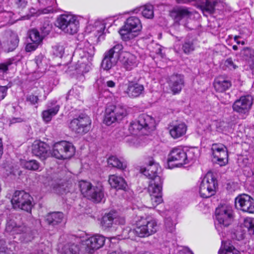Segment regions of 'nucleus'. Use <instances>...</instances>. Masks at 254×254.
Returning a JSON list of instances; mask_svg holds the SVG:
<instances>
[{"label": "nucleus", "instance_id": "6e6d98bb", "mask_svg": "<svg viewBox=\"0 0 254 254\" xmlns=\"http://www.w3.org/2000/svg\"><path fill=\"white\" fill-rule=\"evenodd\" d=\"M224 66L226 67V69L228 68L229 70H234L238 67V66L234 63L231 58L227 59L225 61Z\"/></svg>", "mask_w": 254, "mask_h": 254}, {"label": "nucleus", "instance_id": "6ab92c4d", "mask_svg": "<svg viewBox=\"0 0 254 254\" xmlns=\"http://www.w3.org/2000/svg\"><path fill=\"white\" fill-rule=\"evenodd\" d=\"M140 172L151 181H157V177H161L159 174L161 168L153 158H150L145 167L141 168Z\"/></svg>", "mask_w": 254, "mask_h": 254}, {"label": "nucleus", "instance_id": "4c0bfd02", "mask_svg": "<svg viewBox=\"0 0 254 254\" xmlns=\"http://www.w3.org/2000/svg\"><path fill=\"white\" fill-rule=\"evenodd\" d=\"M216 3L215 0H206L201 4V8L203 12L211 14L214 12Z\"/></svg>", "mask_w": 254, "mask_h": 254}, {"label": "nucleus", "instance_id": "338daca9", "mask_svg": "<svg viewBox=\"0 0 254 254\" xmlns=\"http://www.w3.org/2000/svg\"><path fill=\"white\" fill-rule=\"evenodd\" d=\"M30 254H43V251L40 250L35 251Z\"/></svg>", "mask_w": 254, "mask_h": 254}, {"label": "nucleus", "instance_id": "4468645a", "mask_svg": "<svg viewBox=\"0 0 254 254\" xmlns=\"http://www.w3.org/2000/svg\"><path fill=\"white\" fill-rule=\"evenodd\" d=\"M101 223L103 228L105 229L122 230L121 225L125 224V220L123 217L119 216L116 212L111 211L105 214L102 217Z\"/></svg>", "mask_w": 254, "mask_h": 254}, {"label": "nucleus", "instance_id": "dca6fc26", "mask_svg": "<svg viewBox=\"0 0 254 254\" xmlns=\"http://www.w3.org/2000/svg\"><path fill=\"white\" fill-rule=\"evenodd\" d=\"M213 161L220 166L228 163V153L227 148L221 143H213L211 147Z\"/></svg>", "mask_w": 254, "mask_h": 254}, {"label": "nucleus", "instance_id": "bb28decb", "mask_svg": "<svg viewBox=\"0 0 254 254\" xmlns=\"http://www.w3.org/2000/svg\"><path fill=\"white\" fill-rule=\"evenodd\" d=\"M64 219V214L61 212H53L48 213L46 217L45 221L49 225L53 226L59 225Z\"/></svg>", "mask_w": 254, "mask_h": 254}, {"label": "nucleus", "instance_id": "603ef678", "mask_svg": "<svg viewBox=\"0 0 254 254\" xmlns=\"http://www.w3.org/2000/svg\"><path fill=\"white\" fill-rule=\"evenodd\" d=\"M162 195H150V201L152 206L149 207H155L163 201Z\"/></svg>", "mask_w": 254, "mask_h": 254}, {"label": "nucleus", "instance_id": "c85d7f7f", "mask_svg": "<svg viewBox=\"0 0 254 254\" xmlns=\"http://www.w3.org/2000/svg\"><path fill=\"white\" fill-rule=\"evenodd\" d=\"M232 86L230 80L225 79L222 77L216 78L213 82V86L217 92H224Z\"/></svg>", "mask_w": 254, "mask_h": 254}, {"label": "nucleus", "instance_id": "c9c22d12", "mask_svg": "<svg viewBox=\"0 0 254 254\" xmlns=\"http://www.w3.org/2000/svg\"><path fill=\"white\" fill-rule=\"evenodd\" d=\"M195 48V43L194 39L191 38H187L185 39L182 44V49L185 54H190L194 51Z\"/></svg>", "mask_w": 254, "mask_h": 254}, {"label": "nucleus", "instance_id": "864d4df0", "mask_svg": "<svg viewBox=\"0 0 254 254\" xmlns=\"http://www.w3.org/2000/svg\"><path fill=\"white\" fill-rule=\"evenodd\" d=\"M14 61V58H11L7 60L5 62L0 64V70L5 72L8 69V67L11 65Z\"/></svg>", "mask_w": 254, "mask_h": 254}, {"label": "nucleus", "instance_id": "f03ea898", "mask_svg": "<svg viewBox=\"0 0 254 254\" xmlns=\"http://www.w3.org/2000/svg\"><path fill=\"white\" fill-rule=\"evenodd\" d=\"M75 54L79 55L82 61H78L75 66V70L79 74L88 72L91 67V62L95 54V48L88 42L80 44L75 51Z\"/></svg>", "mask_w": 254, "mask_h": 254}, {"label": "nucleus", "instance_id": "9b49d317", "mask_svg": "<svg viewBox=\"0 0 254 254\" xmlns=\"http://www.w3.org/2000/svg\"><path fill=\"white\" fill-rule=\"evenodd\" d=\"M127 115V110L124 106H110L106 109L104 122L110 126L116 121L122 120Z\"/></svg>", "mask_w": 254, "mask_h": 254}, {"label": "nucleus", "instance_id": "09e8293b", "mask_svg": "<svg viewBox=\"0 0 254 254\" xmlns=\"http://www.w3.org/2000/svg\"><path fill=\"white\" fill-rule=\"evenodd\" d=\"M165 226L169 232L173 233L175 230V223L173 222L172 219L170 217L165 218Z\"/></svg>", "mask_w": 254, "mask_h": 254}, {"label": "nucleus", "instance_id": "69168bd1", "mask_svg": "<svg viewBox=\"0 0 254 254\" xmlns=\"http://www.w3.org/2000/svg\"><path fill=\"white\" fill-rule=\"evenodd\" d=\"M22 122V119L20 118H13L10 121V124H14L16 123H20Z\"/></svg>", "mask_w": 254, "mask_h": 254}, {"label": "nucleus", "instance_id": "c03bdc74", "mask_svg": "<svg viewBox=\"0 0 254 254\" xmlns=\"http://www.w3.org/2000/svg\"><path fill=\"white\" fill-rule=\"evenodd\" d=\"M24 167L29 170L37 171L40 167V163L36 160H29L23 162Z\"/></svg>", "mask_w": 254, "mask_h": 254}, {"label": "nucleus", "instance_id": "4be33fe9", "mask_svg": "<svg viewBox=\"0 0 254 254\" xmlns=\"http://www.w3.org/2000/svg\"><path fill=\"white\" fill-rule=\"evenodd\" d=\"M48 150V144L42 141H36L32 146V154L42 160H45L49 156Z\"/></svg>", "mask_w": 254, "mask_h": 254}, {"label": "nucleus", "instance_id": "a19ab883", "mask_svg": "<svg viewBox=\"0 0 254 254\" xmlns=\"http://www.w3.org/2000/svg\"><path fill=\"white\" fill-rule=\"evenodd\" d=\"M107 52L119 60L121 58V57L123 56V53L126 52L123 51V46L120 43L116 44L113 48L107 51Z\"/></svg>", "mask_w": 254, "mask_h": 254}, {"label": "nucleus", "instance_id": "9d476101", "mask_svg": "<svg viewBox=\"0 0 254 254\" xmlns=\"http://www.w3.org/2000/svg\"><path fill=\"white\" fill-rule=\"evenodd\" d=\"M32 197L24 190H16L11 199V203L14 208H18L28 212H31L33 204Z\"/></svg>", "mask_w": 254, "mask_h": 254}, {"label": "nucleus", "instance_id": "6e6552de", "mask_svg": "<svg viewBox=\"0 0 254 254\" xmlns=\"http://www.w3.org/2000/svg\"><path fill=\"white\" fill-rule=\"evenodd\" d=\"M56 25L64 32L73 35L77 32L79 20L75 16L63 14L58 18Z\"/></svg>", "mask_w": 254, "mask_h": 254}, {"label": "nucleus", "instance_id": "2f4dec72", "mask_svg": "<svg viewBox=\"0 0 254 254\" xmlns=\"http://www.w3.org/2000/svg\"><path fill=\"white\" fill-rule=\"evenodd\" d=\"M144 86L138 83H130L127 87V94L131 98L139 96L144 91Z\"/></svg>", "mask_w": 254, "mask_h": 254}, {"label": "nucleus", "instance_id": "20e7f679", "mask_svg": "<svg viewBox=\"0 0 254 254\" xmlns=\"http://www.w3.org/2000/svg\"><path fill=\"white\" fill-rule=\"evenodd\" d=\"M196 154L194 148H184L181 146H177L172 148L170 151L168 158V163L175 162V165L180 167L183 165L189 164L195 159Z\"/></svg>", "mask_w": 254, "mask_h": 254}, {"label": "nucleus", "instance_id": "aec40b11", "mask_svg": "<svg viewBox=\"0 0 254 254\" xmlns=\"http://www.w3.org/2000/svg\"><path fill=\"white\" fill-rule=\"evenodd\" d=\"M105 241V238L102 235H95L91 237L85 241V250L89 254H93L104 245Z\"/></svg>", "mask_w": 254, "mask_h": 254}, {"label": "nucleus", "instance_id": "f257e3e1", "mask_svg": "<svg viewBox=\"0 0 254 254\" xmlns=\"http://www.w3.org/2000/svg\"><path fill=\"white\" fill-rule=\"evenodd\" d=\"M157 222L155 219L149 216L140 217L136 221V227L133 230L124 229L121 238H130L132 234H136L140 238L148 237L157 231Z\"/></svg>", "mask_w": 254, "mask_h": 254}, {"label": "nucleus", "instance_id": "774afa93", "mask_svg": "<svg viewBox=\"0 0 254 254\" xmlns=\"http://www.w3.org/2000/svg\"><path fill=\"white\" fill-rule=\"evenodd\" d=\"M137 254H151L149 252L142 251L138 253Z\"/></svg>", "mask_w": 254, "mask_h": 254}, {"label": "nucleus", "instance_id": "e2e57ef3", "mask_svg": "<svg viewBox=\"0 0 254 254\" xmlns=\"http://www.w3.org/2000/svg\"><path fill=\"white\" fill-rule=\"evenodd\" d=\"M7 88L6 86H0V100H2L6 96Z\"/></svg>", "mask_w": 254, "mask_h": 254}, {"label": "nucleus", "instance_id": "393cba45", "mask_svg": "<svg viewBox=\"0 0 254 254\" xmlns=\"http://www.w3.org/2000/svg\"><path fill=\"white\" fill-rule=\"evenodd\" d=\"M116 86V83L114 80H110L108 78L100 77L96 80L94 87L99 92L108 90V88H114Z\"/></svg>", "mask_w": 254, "mask_h": 254}, {"label": "nucleus", "instance_id": "f8f14e48", "mask_svg": "<svg viewBox=\"0 0 254 254\" xmlns=\"http://www.w3.org/2000/svg\"><path fill=\"white\" fill-rule=\"evenodd\" d=\"M91 124L89 117L85 114H81L71 121L69 127L76 133L84 134L90 130Z\"/></svg>", "mask_w": 254, "mask_h": 254}, {"label": "nucleus", "instance_id": "412c9836", "mask_svg": "<svg viewBox=\"0 0 254 254\" xmlns=\"http://www.w3.org/2000/svg\"><path fill=\"white\" fill-rule=\"evenodd\" d=\"M47 109L42 112V116L44 122L49 123L52 118L58 113L60 106L57 104V101L53 100L48 102L46 105Z\"/></svg>", "mask_w": 254, "mask_h": 254}, {"label": "nucleus", "instance_id": "2eb2a0df", "mask_svg": "<svg viewBox=\"0 0 254 254\" xmlns=\"http://www.w3.org/2000/svg\"><path fill=\"white\" fill-rule=\"evenodd\" d=\"M141 27L140 19L136 16H130L126 20L124 25L120 30L119 33L123 39L127 40L130 38L131 32L139 31Z\"/></svg>", "mask_w": 254, "mask_h": 254}, {"label": "nucleus", "instance_id": "79ce46f5", "mask_svg": "<svg viewBox=\"0 0 254 254\" xmlns=\"http://www.w3.org/2000/svg\"><path fill=\"white\" fill-rule=\"evenodd\" d=\"M142 16L146 18H152L154 16L153 6L151 4H146L140 7Z\"/></svg>", "mask_w": 254, "mask_h": 254}, {"label": "nucleus", "instance_id": "49530a36", "mask_svg": "<svg viewBox=\"0 0 254 254\" xmlns=\"http://www.w3.org/2000/svg\"><path fill=\"white\" fill-rule=\"evenodd\" d=\"M67 188V184L65 183H63V182L60 184H56L54 185L53 187L55 191L61 194H63L69 191L68 189Z\"/></svg>", "mask_w": 254, "mask_h": 254}, {"label": "nucleus", "instance_id": "a878e982", "mask_svg": "<svg viewBox=\"0 0 254 254\" xmlns=\"http://www.w3.org/2000/svg\"><path fill=\"white\" fill-rule=\"evenodd\" d=\"M108 182L111 187L117 190H127V183L123 177L111 175L109 177Z\"/></svg>", "mask_w": 254, "mask_h": 254}, {"label": "nucleus", "instance_id": "ea45409f", "mask_svg": "<svg viewBox=\"0 0 254 254\" xmlns=\"http://www.w3.org/2000/svg\"><path fill=\"white\" fill-rule=\"evenodd\" d=\"M35 62L38 68L41 69H45L49 64V60L46 57L40 54L35 58Z\"/></svg>", "mask_w": 254, "mask_h": 254}, {"label": "nucleus", "instance_id": "37998d69", "mask_svg": "<svg viewBox=\"0 0 254 254\" xmlns=\"http://www.w3.org/2000/svg\"><path fill=\"white\" fill-rule=\"evenodd\" d=\"M29 36L32 42L41 43L44 38L36 29H32L29 31Z\"/></svg>", "mask_w": 254, "mask_h": 254}, {"label": "nucleus", "instance_id": "0e129e2a", "mask_svg": "<svg viewBox=\"0 0 254 254\" xmlns=\"http://www.w3.org/2000/svg\"><path fill=\"white\" fill-rule=\"evenodd\" d=\"M105 24H106L105 22L104 21H103L100 24V26L99 27V29H97V31H98L99 33H100L101 34L103 33V32L105 29V28H106Z\"/></svg>", "mask_w": 254, "mask_h": 254}, {"label": "nucleus", "instance_id": "de8ad7c7", "mask_svg": "<svg viewBox=\"0 0 254 254\" xmlns=\"http://www.w3.org/2000/svg\"><path fill=\"white\" fill-rule=\"evenodd\" d=\"M173 14H174L176 21H179L183 18L188 16L189 15L190 12L186 9H181L175 11L173 12Z\"/></svg>", "mask_w": 254, "mask_h": 254}, {"label": "nucleus", "instance_id": "423d86ee", "mask_svg": "<svg viewBox=\"0 0 254 254\" xmlns=\"http://www.w3.org/2000/svg\"><path fill=\"white\" fill-rule=\"evenodd\" d=\"M215 227L218 232H222V229L228 227L233 220L232 207L227 204L219 205L215 210Z\"/></svg>", "mask_w": 254, "mask_h": 254}, {"label": "nucleus", "instance_id": "bf43d9fd", "mask_svg": "<svg viewBox=\"0 0 254 254\" xmlns=\"http://www.w3.org/2000/svg\"><path fill=\"white\" fill-rule=\"evenodd\" d=\"M14 3L17 8L23 9L27 4V0H14Z\"/></svg>", "mask_w": 254, "mask_h": 254}, {"label": "nucleus", "instance_id": "b1692460", "mask_svg": "<svg viewBox=\"0 0 254 254\" xmlns=\"http://www.w3.org/2000/svg\"><path fill=\"white\" fill-rule=\"evenodd\" d=\"M120 61L123 67L128 71L136 67L138 64L137 57L129 52L124 53Z\"/></svg>", "mask_w": 254, "mask_h": 254}, {"label": "nucleus", "instance_id": "0eeeda50", "mask_svg": "<svg viewBox=\"0 0 254 254\" xmlns=\"http://www.w3.org/2000/svg\"><path fill=\"white\" fill-rule=\"evenodd\" d=\"M218 186L217 181L211 172H207L202 179L199 192L203 198H208L215 194Z\"/></svg>", "mask_w": 254, "mask_h": 254}, {"label": "nucleus", "instance_id": "58836bf2", "mask_svg": "<svg viewBox=\"0 0 254 254\" xmlns=\"http://www.w3.org/2000/svg\"><path fill=\"white\" fill-rule=\"evenodd\" d=\"M62 254H79V247L73 243H67L62 248Z\"/></svg>", "mask_w": 254, "mask_h": 254}, {"label": "nucleus", "instance_id": "13d9d810", "mask_svg": "<svg viewBox=\"0 0 254 254\" xmlns=\"http://www.w3.org/2000/svg\"><path fill=\"white\" fill-rule=\"evenodd\" d=\"M40 43L38 42H32V43H28L26 47L25 50L27 52H30L35 51L38 47Z\"/></svg>", "mask_w": 254, "mask_h": 254}, {"label": "nucleus", "instance_id": "5701e85b", "mask_svg": "<svg viewBox=\"0 0 254 254\" xmlns=\"http://www.w3.org/2000/svg\"><path fill=\"white\" fill-rule=\"evenodd\" d=\"M168 84L173 93L178 94L184 86V76L181 74H173L169 77Z\"/></svg>", "mask_w": 254, "mask_h": 254}, {"label": "nucleus", "instance_id": "1a4fd4ad", "mask_svg": "<svg viewBox=\"0 0 254 254\" xmlns=\"http://www.w3.org/2000/svg\"><path fill=\"white\" fill-rule=\"evenodd\" d=\"M75 149L71 143L61 141L54 144L52 155L59 159H67L72 157Z\"/></svg>", "mask_w": 254, "mask_h": 254}, {"label": "nucleus", "instance_id": "680f3d73", "mask_svg": "<svg viewBox=\"0 0 254 254\" xmlns=\"http://www.w3.org/2000/svg\"><path fill=\"white\" fill-rule=\"evenodd\" d=\"M7 248L6 246V242L3 239L0 240V254H5Z\"/></svg>", "mask_w": 254, "mask_h": 254}, {"label": "nucleus", "instance_id": "e433bc0d", "mask_svg": "<svg viewBox=\"0 0 254 254\" xmlns=\"http://www.w3.org/2000/svg\"><path fill=\"white\" fill-rule=\"evenodd\" d=\"M108 164L109 166L116 168L118 169L124 170L127 167V165L121 161L116 156H111L108 159Z\"/></svg>", "mask_w": 254, "mask_h": 254}, {"label": "nucleus", "instance_id": "a18cd8bd", "mask_svg": "<svg viewBox=\"0 0 254 254\" xmlns=\"http://www.w3.org/2000/svg\"><path fill=\"white\" fill-rule=\"evenodd\" d=\"M244 225L246 227L250 235H254V218H247L245 219Z\"/></svg>", "mask_w": 254, "mask_h": 254}, {"label": "nucleus", "instance_id": "052dcab7", "mask_svg": "<svg viewBox=\"0 0 254 254\" xmlns=\"http://www.w3.org/2000/svg\"><path fill=\"white\" fill-rule=\"evenodd\" d=\"M38 100V97L34 95H29L26 97V101L30 102L32 105H35L37 103Z\"/></svg>", "mask_w": 254, "mask_h": 254}, {"label": "nucleus", "instance_id": "7ed1b4c3", "mask_svg": "<svg viewBox=\"0 0 254 254\" xmlns=\"http://www.w3.org/2000/svg\"><path fill=\"white\" fill-rule=\"evenodd\" d=\"M155 121L153 118L146 114H142L139 116L137 121L130 123L128 130L132 135L138 133L147 135L155 129Z\"/></svg>", "mask_w": 254, "mask_h": 254}, {"label": "nucleus", "instance_id": "39448f33", "mask_svg": "<svg viewBox=\"0 0 254 254\" xmlns=\"http://www.w3.org/2000/svg\"><path fill=\"white\" fill-rule=\"evenodd\" d=\"M79 187L83 196L94 202H100L104 197L103 188L100 185L93 186L91 183L81 180L79 182Z\"/></svg>", "mask_w": 254, "mask_h": 254}, {"label": "nucleus", "instance_id": "f704fd0d", "mask_svg": "<svg viewBox=\"0 0 254 254\" xmlns=\"http://www.w3.org/2000/svg\"><path fill=\"white\" fill-rule=\"evenodd\" d=\"M242 55L248 61L250 68L254 71V51L253 49L246 47L242 51Z\"/></svg>", "mask_w": 254, "mask_h": 254}, {"label": "nucleus", "instance_id": "7c9ffc66", "mask_svg": "<svg viewBox=\"0 0 254 254\" xmlns=\"http://www.w3.org/2000/svg\"><path fill=\"white\" fill-rule=\"evenodd\" d=\"M117 59L116 57L106 51L104 54V58L101 63L102 68L104 70H109L116 65Z\"/></svg>", "mask_w": 254, "mask_h": 254}, {"label": "nucleus", "instance_id": "5fc2aeb1", "mask_svg": "<svg viewBox=\"0 0 254 254\" xmlns=\"http://www.w3.org/2000/svg\"><path fill=\"white\" fill-rule=\"evenodd\" d=\"M14 15V13L11 11H6L3 13V16L7 19L5 20V22L11 25L14 24L17 21V20L13 19Z\"/></svg>", "mask_w": 254, "mask_h": 254}, {"label": "nucleus", "instance_id": "c756f323", "mask_svg": "<svg viewBox=\"0 0 254 254\" xmlns=\"http://www.w3.org/2000/svg\"><path fill=\"white\" fill-rule=\"evenodd\" d=\"M187 127L185 123H180L171 126L169 129V133L174 139H177L185 134Z\"/></svg>", "mask_w": 254, "mask_h": 254}, {"label": "nucleus", "instance_id": "8fccbe9b", "mask_svg": "<svg viewBox=\"0 0 254 254\" xmlns=\"http://www.w3.org/2000/svg\"><path fill=\"white\" fill-rule=\"evenodd\" d=\"M52 30V25L49 22H44L40 28L41 34L44 37L48 35Z\"/></svg>", "mask_w": 254, "mask_h": 254}, {"label": "nucleus", "instance_id": "72a5a7b5", "mask_svg": "<svg viewBox=\"0 0 254 254\" xmlns=\"http://www.w3.org/2000/svg\"><path fill=\"white\" fill-rule=\"evenodd\" d=\"M219 254H242L241 252L237 250L230 243L229 241H222L220 249L218 252Z\"/></svg>", "mask_w": 254, "mask_h": 254}, {"label": "nucleus", "instance_id": "4d7b16f0", "mask_svg": "<svg viewBox=\"0 0 254 254\" xmlns=\"http://www.w3.org/2000/svg\"><path fill=\"white\" fill-rule=\"evenodd\" d=\"M54 53L56 56L61 57L64 53V48L63 46L56 45L53 47Z\"/></svg>", "mask_w": 254, "mask_h": 254}, {"label": "nucleus", "instance_id": "f3484780", "mask_svg": "<svg viewBox=\"0 0 254 254\" xmlns=\"http://www.w3.org/2000/svg\"><path fill=\"white\" fill-rule=\"evenodd\" d=\"M252 104L251 96H243L235 101L232 108L234 111L239 113L244 118L249 115Z\"/></svg>", "mask_w": 254, "mask_h": 254}, {"label": "nucleus", "instance_id": "473e14b6", "mask_svg": "<svg viewBox=\"0 0 254 254\" xmlns=\"http://www.w3.org/2000/svg\"><path fill=\"white\" fill-rule=\"evenodd\" d=\"M19 41L18 35L15 33L11 34L7 41L3 43L5 51L7 52L14 51L17 47Z\"/></svg>", "mask_w": 254, "mask_h": 254}, {"label": "nucleus", "instance_id": "3c124183", "mask_svg": "<svg viewBox=\"0 0 254 254\" xmlns=\"http://www.w3.org/2000/svg\"><path fill=\"white\" fill-rule=\"evenodd\" d=\"M245 238V233L241 228L238 229L232 235V238L234 240L240 241Z\"/></svg>", "mask_w": 254, "mask_h": 254}, {"label": "nucleus", "instance_id": "a211bd4d", "mask_svg": "<svg viewBox=\"0 0 254 254\" xmlns=\"http://www.w3.org/2000/svg\"><path fill=\"white\" fill-rule=\"evenodd\" d=\"M235 206L244 212L254 213V199L250 195L242 194L235 198Z\"/></svg>", "mask_w": 254, "mask_h": 254}, {"label": "nucleus", "instance_id": "ddd939ff", "mask_svg": "<svg viewBox=\"0 0 254 254\" xmlns=\"http://www.w3.org/2000/svg\"><path fill=\"white\" fill-rule=\"evenodd\" d=\"M5 230L12 235L22 234L23 238V241L25 243L31 241L33 239V233L31 228L27 227L24 224L17 225L16 223L12 220L7 222Z\"/></svg>", "mask_w": 254, "mask_h": 254}, {"label": "nucleus", "instance_id": "cd10ccee", "mask_svg": "<svg viewBox=\"0 0 254 254\" xmlns=\"http://www.w3.org/2000/svg\"><path fill=\"white\" fill-rule=\"evenodd\" d=\"M157 181H150L148 187L150 195H162L163 180L161 177H157Z\"/></svg>", "mask_w": 254, "mask_h": 254}]
</instances>
